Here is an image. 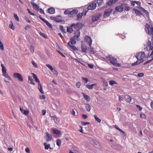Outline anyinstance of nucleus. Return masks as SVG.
Listing matches in <instances>:
<instances>
[{
  "label": "nucleus",
  "instance_id": "f257e3e1",
  "mask_svg": "<svg viewBox=\"0 0 153 153\" xmlns=\"http://www.w3.org/2000/svg\"><path fill=\"white\" fill-rule=\"evenodd\" d=\"M145 30L146 33L149 35H152V37L151 41L148 40L146 48L148 51L152 50L150 57L152 59L153 58V27L146 24L145 25Z\"/></svg>",
  "mask_w": 153,
  "mask_h": 153
},
{
  "label": "nucleus",
  "instance_id": "f03ea898",
  "mask_svg": "<svg viewBox=\"0 0 153 153\" xmlns=\"http://www.w3.org/2000/svg\"><path fill=\"white\" fill-rule=\"evenodd\" d=\"M134 57H136L137 59V61L131 64L132 66H134L139 65L144 61V58H146L147 56H145V54L144 52H141L137 53L134 55Z\"/></svg>",
  "mask_w": 153,
  "mask_h": 153
},
{
  "label": "nucleus",
  "instance_id": "7ed1b4c3",
  "mask_svg": "<svg viewBox=\"0 0 153 153\" xmlns=\"http://www.w3.org/2000/svg\"><path fill=\"white\" fill-rule=\"evenodd\" d=\"M106 58L107 60L110 61V63L114 65L117 66L119 67L120 66V65L117 62V61L116 59L114 57L111 55H109L106 57Z\"/></svg>",
  "mask_w": 153,
  "mask_h": 153
},
{
  "label": "nucleus",
  "instance_id": "20e7f679",
  "mask_svg": "<svg viewBox=\"0 0 153 153\" xmlns=\"http://www.w3.org/2000/svg\"><path fill=\"white\" fill-rule=\"evenodd\" d=\"M96 4L95 3H93L89 5L87 7L88 9H86L83 10V13L85 15L87 12L89 10H93L96 7Z\"/></svg>",
  "mask_w": 153,
  "mask_h": 153
},
{
  "label": "nucleus",
  "instance_id": "39448f33",
  "mask_svg": "<svg viewBox=\"0 0 153 153\" xmlns=\"http://www.w3.org/2000/svg\"><path fill=\"white\" fill-rule=\"evenodd\" d=\"M76 43V42L74 41H71L69 42L68 43V45L71 48V49L74 51H76L77 50V48L74 45Z\"/></svg>",
  "mask_w": 153,
  "mask_h": 153
},
{
  "label": "nucleus",
  "instance_id": "423d86ee",
  "mask_svg": "<svg viewBox=\"0 0 153 153\" xmlns=\"http://www.w3.org/2000/svg\"><path fill=\"white\" fill-rule=\"evenodd\" d=\"M75 34L74 36L70 39L71 41H74L76 42V40H79V37L80 35V32L79 31H76L75 32Z\"/></svg>",
  "mask_w": 153,
  "mask_h": 153
},
{
  "label": "nucleus",
  "instance_id": "0eeeda50",
  "mask_svg": "<svg viewBox=\"0 0 153 153\" xmlns=\"http://www.w3.org/2000/svg\"><path fill=\"white\" fill-rule=\"evenodd\" d=\"M84 26V25L81 23H77L76 24H74L72 25V27H74L75 30L76 31L79 30Z\"/></svg>",
  "mask_w": 153,
  "mask_h": 153
},
{
  "label": "nucleus",
  "instance_id": "6e6552de",
  "mask_svg": "<svg viewBox=\"0 0 153 153\" xmlns=\"http://www.w3.org/2000/svg\"><path fill=\"white\" fill-rule=\"evenodd\" d=\"M13 76L14 78L17 79L20 82H22L23 81V79L22 75L19 73H14Z\"/></svg>",
  "mask_w": 153,
  "mask_h": 153
},
{
  "label": "nucleus",
  "instance_id": "1a4fd4ad",
  "mask_svg": "<svg viewBox=\"0 0 153 153\" xmlns=\"http://www.w3.org/2000/svg\"><path fill=\"white\" fill-rule=\"evenodd\" d=\"M112 10V9L111 8H110L106 10L104 12V18L107 17L109 16L111 13Z\"/></svg>",
  "mask_w": 153,
  "mask_h": 153
},
{
  "label": "nucleus",
  "instance_id": "9d476101",
  "mask_svg": "<svg viewBox=\"0 0 153 153\" xmlns=\"http://www.w3.org/2000/svg\"><path fill=\"white\" fill-rule=\"evenodd\" d=\"M84 40L86 42L87 44L90 46H91L92 44V40L91 37L89 36H86L84 38Z\"/></svg>",
  "mask_w": 153,
  "mask_h": 153
},
{
  "label": "nucleus",
  "instance_id": "9b49d317",
  "mask_svg": "<svg viewBox=\"0 0 153 153\" xmlns=\"http://www.w3.org/2000/svg\"><path fill=\"white\" fill-rule=\"evenodd\" d=\"M2 71L3 76L9 80H11V78L7 73L6 69H4V70H2Z\"/></svg>",
  "mask_w": 153,
  "mask_h": 153
},
{
  "label": "nucleus",
  "instance_id": "f8f14e48",
  "mask_svg": "<svg viewBox=\"0 0 153 153\" xmlns=\"http://www.w3.org/2000/svg\"><path fill=\"white\" fill-rule=\"evenodd\" d=\"M100 14H96L92 16V21L93 22H94L98 20L99 18L100 17Z\"/></svg>",
  "mask_w": 153,
  "mask_h": 153
},
{
  "label": "nucleus",
  "instance_id": "ddd939ff",
  "mask_svg": "<svg viewBox=\"0 0 153 153\" xmlns=\"http://www.w3.org/2000/svg\"><path fill=\"white\" fill-rule=\"evenodd\" d=\"M78 11L77 10H74L70 11L69 16H70L73 17L75 16L77 13Z\"/></svg>",
  "mask_w": 153,
  "mask_h": 153
},
{
  "label": "nucleus",
  "instance_id": "4468645a",
  "mask_svg": "<svg viewBox=\"0 0 153 153\" xmlns=\"http://www.w3.org/2000/svg\"><path fill=\"white\" fill-rule=\"evenodd\" d=\"M31 4L35 10L37 11L39 10V7L36 4L34 3L33 1H31Z\"/></svg>",
  "mask_w": 153,
  "mask_h": 153
},
{
  "label": "nucleus",
  "instance_id": "2eb2a0df",
  "mask_svg": "<svg viewBox=\"0 0 153 153\" xmlns=\"http://www.w3.org/2000/svg\"><path fill=\"white\" fill-rule=\"evenodd\" d=\"M45 138L47 141H50L52 139V136L51 134L47 132L46 133Z\"/></svg>",
  "mask_w": 153,
  "mask_h": 153
},
{
  "label": "nucleus",
  "instance_id": "dca6fc26",
  "mask_svg": "<svg viewBox=\"0 0 153 153\" xmlns=\"http://www.w3.org/2000/svg\"><path fill=\"white\" fill-rule=\"evenodd\" d=\"M47 12L50 14H53L55 13V10L54 7H51L48 9Z\"/></svg>",
  "mask_w": 153,
  "mask_h": 153
},
{
  "label": "nucleus",
  "instance_id": "f3484780",
  "mask_svg": "<svg viewBox=\"0 0 153 153\" xmlns=\"http://www.w3.org/2000/svg\"><path fill=\"white\" fill-rule=\"evenodd\" d=\"M118 0H109L108 2L106 3V4L108 5H112L117 1Z\"/></svg>",
  "mask_w": 153,
  "mask_h": 153
},
{
  "label": "nucleus",
  "instance_id": "a211bd4d",
  "mask_svg": "<svg viewBox=\"0 0 153 153\" xmlns=\"http://www.w3.org/2000/svg\"><path fill=\"white\" fill-rule=\"evenodd\" d=\"M75 30L74 27H72V25L70 27H67V31L70 33H71L73 31Z\"/></svg>",
  "mask_w": 153,
  "mask_h": 153
},
{
  "label": "nucleus",
  "instance_id": "6ab92c4d",
  "mask_svg": "<svg viewBox=\"0 0 153 153\" xmlns=\"http://www.w3.org/2000/svg\"><path fill=\"white\" fill-rule=\"evenodd\" d=\"M123 9V7L122 6L120 5L117 6L115 8V10L118 12H122Z\"/></svg>",
  "mask_w": 153,
  "mask_h": 153
},
{
  "label": "nucleus",
  "instance_id": "aec40b11",
  "mask_svg": "<svg viewBox=\"0 0 153 153\" xmlns=\"http://www.w3.org/2000/svg\"><path fill=\"white\" fill-rule=\"evenodd\" d=\"M28 82L30 84L33 85H35V83L34 82L31 76H28Z\"/></svg>",
  "mask_w": 153,
  "mask_h": 153
},
{
  "label": "nucleus",
  "instance_id": "412c9836",
  "mask_svg": "<svg viewBox=\"0 0 153 153\" xmlns=\"http://www.w3.org/2000/svg\"><path fill=\"white\" fill-rule=\"evenodd\" d=\"M83 96L84 97V99L87 101L89 102L90 100V97L88 95L85 94V93H83Z\"/></svg>",
  "mask_w": 153,
  "mask_h": 153
},
{
  "label": "nucleus",
  "instance_id": "4be33fe9",
  "mask_svg": "<svg viewBox=\"0 0 153 153\" xmlns=\"http://www.w3.org/2000/svg\"><path fill=\"white\" fill-rule=\"evenodd\" d=\"M82 51L85 53H87V48L86 45H82Z\"/></svg>",
  "mask_w": 153,
  "mask_h": 153
},
{
  "label": "nucleus",
  "instance_id": "5701e85b",
  "mask_svg": "<svg viewBox=\"0 0 153 153\" xmlns=\"http://www.w3.org/2000/svg\"><path fill=\"white\" fill-rule=\"evenodd\" d=\"M85 107L87 111L89 112L90 111L91 107L89 104H85Z\"/></svg>",
  "mask_w": 153,
  "mask_h": 153
},
{
  "label": "nucleus",
  "instance_id": "b1692460",
  "mask_svg": "<svg viewBox=\"0 0 153 153\" xmlns=\"http://www.w3.org/2000/svg\"><path fill=\"white\" fill-rule=\"evenodd\" d=\"M96 85L97 84L95 83L91 85H87L86 86L89 89H93L94 86Z\"/></svg>",
  "mask_w": 153,
  "mask_h": 153
},
{
  "label": "nucleus",
  "instance_id": "393cba45",
  "mask_svg": "<svg viewBox=\"0 0 153 153\" xmlns=\"http://www.w3.org/2000/svg\"><path fill=\"white\" fill-rule=\"evenodd\" d=\"M38 89L39 90V91L42 94H44V92L43 90L42 85L41 84H38Z\"/></svg>",
  "mask_w": 153,
  "mask_h": 153
},
{
  "label": "nucleus",
  "instance_id": "a878e982",
  "mask_svg": "<svg viewBox=\"0 0 153 153\" xmlns=\"http://www.w3.org/2000/svg\"><path fill=\"white\" fill-rule=\"evenodd\" d=\"M50 19L54 20L55 21L57 22H59L61 21V20H59L56 17H53V16H51L50 17Z\"/></svg>",
  "mask_w": 153,
  "mask_h": 153
},
{
  "label": "nucleus",
  "instance_id": "bb28decb",
  "mask_svg": "<svg viewBox=\"0 0 153 153\" xmlns=\"http://www.w3.org/2000/svg\"><path fill=\"white\" fill-rule=\"evenodd\" d=\"M133 10L134 11L135 13L137 15L139 16H140L142 15L141 12L138 10L134 9Z\"/></svg>",
  "mask_w": 153,
  "mask_h": 153
},
{
  "label": "nucleus",
  "instance_id": "cd10ccee",
  "mask_svg": "<svg viewBox=\"0 0 153 153\" xmlns=\"http://www.w3.org/2000/svg\"><path fill=\"white\" fill-rule=\"evenodd\" d=\"M53 132L57 135H60L61 134V131L57 129L53 130Z\"/></svg>",
  "mask_w": 153,
  "mask_h": 153
},
{
  "label": "nucleus",
  "instance_id": "c85d7f7f",
  "mask_svg": "<svg viewBox=\"0 0 153 153\" xmlns=\"http://www.w3.org/2000/svg\"><path fill=\"white\" fill-rule=\"evenodd\" d=\"M83 14L84 15L83 13H83H78L77 15V20H79L82 17Z\"/></svg>",
  "mask_w": 153,
  "mask_h": 153
},
{
  "label": "nucleus",
  "instance_id": "c756f323",
  "mask_svg": "<svg viewBox=\"0 0 153 153\" xmlns=\"http://www.w3.org/2000/svg\"><path fill=\"white\" fill-rule=\"evenodd\" d=\"M44 145L45 146V149L46 150L48 149L50 146V144H47L46 143H44Z\"/></svg>",
  "mask_w": 153,
  "mask_h": 153
},
{
  "label": "nucleus",
  "instance_id": "7c9ffc66",
  "mask_svg": "<svg viewBox=\"0 0 153 153\" xmlns=\"http://www.w3.org/2000/svg\"><path fill=\"white\" fill-rule=\"evenodd\" d=\"M52 119L55 122H58L59 121V119L55 116H53L52 117Z\"/></svg>",
  "mask_w": 153,
  "mask_h": 153
},
{
  "label": "nucleus",
  "instance_id": "2f4dec72",
  "mask_svg": "<svg viewBox=\"0 0 153 153\" xmlns=\"http://www.w3.org/2000/svg\"><path fill=\"white\" fill-rule=\"evenodd\" d=\"M125 97L128 102H131V97L129 96L126 95L125 96Z\"/></svg>",
  "mask_w": 153,
  "mask_h": 153
},
{
  "label": "nucleus",
  "instance_id": "473e14b6",
  "mask_svg": "<svg viewBox=\"0 0 153 153\" xmlns=\"http://www.w3.org/2000/svg\"><path fill=\"white\" fill-rule=\"evenodd\" d=\"M44 22L46 23V24L48 26V27H49L51 28H52V25L49 22H48L47 21H46V20L45 21V22Z\"/></svg>",
  "mask_w": 153,
  "mask_h": 153
},
{
  "label": "nucleus",
  "instance_id": "72a5a7b5",
  "mask_svg": "<svg viewBox=\"0 0 153 153\" xmlns=\"http://www.w3.org/2000/svg\"><path fill=\"white\" fill-rule=\"evenodd\" d=\"M97 1V3L99 6L102 5L103 3V1L102 0H96Z\"/></svg>",
  "mask_w": 153,
  "mask_h": 153
},
{
  "label": "nucleus",
  "instance_id": "f704fd0d",
  "mask_svg": "<svg viewBox=\"0 0 153 153\" xmlns=\"http://www.w3.org/2000/svg\"><path fill=\"white\" fill-rule=\"evenodd\" d=\"M94 117L96 121H97L99 123L101 122V120L98 118L97 115H94Z\"/></svg>",
  "mask_w": 153,
  "mask_h": 153
},
{
  "label": "nucleus",
  "instance_id": "c9c22d12",
  "mask_svg": "<svg viewBox=\"0 0 153 153\" xmlns=\"http://www.w3.org/2000/svg\"><path fill=\"white\" fill-rule=\"evenodd\" d=\"M109 84L111 85H112L114 84H117V83L115 81L111 80L109 81Z\"/></svg>",
  "mask_w": 153,
  "mask_h": 153
},
{
  "label": "nucleus",
  "instance_id": "e433bc0d",
  "mask_svg": "<svg viewBox=\"0 0 153 153\" xmlns=\"http://www.w3.org/2000/svg\"><path fill=\"white\" fill-rule=\"evenodd\" d=\"M46 65V66H47L49 69H50V70L51 71H53V67L50 65L48 64H47Z\"/></svg>",
  "mask_w": 153,
  "mask_h": 153
},
{
  "label": "nucleus",
  "instance_id": "4c0bfd02",
  "mask_svg": "<svg viewBox=\"0 0 153 153\" xmlns=\"http://www.w3.org/2000/svg\"><path fill=\"white\" fill-rule=\"evenodd\" d=\"M56 143L57 145H58L59 146L61 145V140L59 139L57 140L56 141Z\"/></svg>",
  "mask_w": 153,
  "mask_h": 153
},
{
  "label": "nucleus",
  "instance_id": "58836bf2",
  "mask_svg": "<svg viewBox=\"0 0 153 153\" xmlns=\"http://www.w3.org/2000/svg\"><path fill=\"white\" fill-rule=\"evenodd\" d=\"M52 72L56 76H57L58 74V71H56L55 69H54L53 70V71H52Z\"/></svg>",
  "mask_w": 153,
  "mask_h": 153
},
{
  "label": "nucleus",
  "instance_id": "ea45409f",
  "mask_svg": "<svg viewBox=\"0 0 153 153\" xmlns=\"http://www.w3.org/2000/svg\"><path fill=\"white\" fill-rule=\"evenodd\" d=\"M30 52L32 53H33V52L34 51V47L33 45H31L30 46Z\"/></svg>",
  "mask_w": 153,
  "mask_h": 153
},
{
  "label": "nucleus",
  "instance_id": "a19ab883",
  "mask_svg": "<svg viewBox=\"0 0 153 153\" xmlns=\"http://www.w3.org/2000/svg\"><path fill=\"white\" fill-rule=\"evenodd\" d=\"M0 49L1 50H3L4 49L3 44L1 42H0Z\"/></svg>",
  "mask_w": 153,
  "mask_h": 153
},
{
  "label": "nucleus",
  "instance_id": "79ce46f5",
  "mask_svg": "<svg viewBox=\"0 0 153 153\" xmlns=\"http://www.w3.org/2000/svg\"><path fill=\"white\" fill-rule=\"evenodd\" d=\"M70 11L71 10H65L64 12V13L66 15L68 14L69 15Z\"/></svg>",
  "mask_w": 153,
  "mask_h": 153
},
{
  "label": "nucleus",
  "instance_id": "37998d69",
  "mask_svg": "<svg viewBox=\"0 0 153 153\" xmlns=\"http://www.w3.org/2000/svg\"><path fill=\"white\" fill-rule=\"evenodd\" d=\"M81 85V83L79 82H78L76 83V85L78 88H79L80 87Z\"/></svg>",
  "mask_w": 153,
  "mask_h": 153
},
{
  "label": "nucleus",
  "instance_id": "c03bdc74",
  "mask_svg": "<svg viewBox=\"0 0 153 153\" xmlns=\"http://www.w3.org/2000/svg\"><path fill=\"white\" fill-rule=\"evenodd\" d=\"M140 117L142 119H145L146 117L145 115V114H140Z\"/></svg>",
  "mask_w": 153,
  "mask_h": 153
},
{
  "label": "nucleus",
  "instance_id": "a18cd8bd",
  "mask_svg": "<svg viewBox=\"0 0 153 153\" xmlns=\"http://www.w3.org/2000/svg\"><path fill=\"white\" fill-rule=\"evenodd\" d=\"M9 27L10 28L12 29V30H14V29L15 28L14 27L13 25V24H12V22H11V24H10L9 25Z\"/></svg>",
  "mask_w": 153,
  "mask_h": 153
},
{
  "label": "nucleus",
  "instance_id": "49530a36",
  "mask_svg": "<svg viewBox=\"0 0 153 153\" xmlns=\"http://www.w3.org/2000/svg\"><path fill=\"white\" fill-rule=\"evenodd\" d=\"M59 28L62 32H65V30L64 29V27L60 25Z\"/></svg>",
  "mask_w": 153,
  "mask_h": 153
},
{
  "label": "nucleus",
  "instance_id": "de8ad7c7",
  "mask_svg": "<svg viewBox=\"0 0 153 153\" xmlns=\"http://www.w3.org/2000/svg\"><path fill=\"white\" fill-rule=\"evenodd\" d=\"M14 17L16 20L18 22L19 21V19L16 14H15L14 13Z\"/></svg>",
  "mask_w": 153,
  "mask_h": 153
},
{
  "label": "nucleus",
  "instance_id": "09e8293b",
  "mask_svg": "<svg viewBox=\"0 0 153 153\" xmlns=\"http://www.w3.org/2000/svg\"><path fill=\"white\" fill-rule=\"evenodd\" d=\"M32 64L36 68H37L38 65L37 64L33 61H32Z\"/></svg>",
  "mask_w": 153,
  "mask_h": 153
},
{
  "label": "nucleus",
  "instance_id": "8fccbe9b",
  "mask_svg": "<svg viewBox=\"0 0 153 153\" xmlns=\"http://www.w3.org/2000/svg\"><path fill=\"white\" fill-rule=\"evenodd\" d=\"M39 33H40V34L41 36H42L44 37V38H47V37L45 35L44 33H42V32H40Z\"/></svg>",
  "mask_w": 153,
  "mask_h": 153
},
{
  "label": "nucleus",
  "instance_id": "3c124183",
  "mask_svg": "<svg viewBox=\"0 0 153 153\" xmlns=\"http://www.w3.org/2000/svg\"><path fill=\"white\" fill-rule=\"evenodd\" d=\"M31 28V26L29 25H26L25 27V30H27L28 28Z\"/></svg>",
  "mask_w": 153,
  "mask_h": 153
},
{
  "label": "nucleus",
  "instance_id": "603ef678",
  "mask_svg": "<svg viewBox=\"0 0 153 153\" xmlns=\"http://www.w3.org/2000/svg\"><path fill=\"white\" fill-rule=\"evenodd\" d=\"M124 9L126 11H128L130 9V7L128 6H125L124 8Z\"/></svg>",
  "mask_w": 153,
  "mask_h": 153
},
{
  "label": "nucleus",
  "instance_id": "864d4df0",
  "mask_svg": "<svg viewBox=\"0 0 153 153\" xmlns=\"http://www.w3.org/2000/svg\"><path fill=\"white\" fill-rule=\"evenodd\" d=\"M144 75L143 73H138L137 75V76L139 77H141L143 76H144Z\"/></svg>",
  "mask_w": 153,
  "mask_h": 153
},
{
  "label": "nucleus",
  "instance_id": "5fc2aeb1",
  "mask_svg": "<svg viewBox=\"0 0 153 153\" xmlns=\"http://www.w3.org/2000/svg\"><path fill=\"white\" fill-rule=\"evenodd\" d=\"M29 111L28 110H25L23 113V114L25 115H26L28 114Z\"/></svg>",
  "mask_w": 153,
  "mask_h": 153
},
{
  "label": "nucleus",
  "instance_id": "6e6d98bb",
  "mask_svg": "<svg viewBox=\"0 0 153 153\" xmlns=\"http://www.w3.org/2000/svg\"><path fill=\"white\" fill-rule=\"evenodd\" d=\"M57 51L58 52V53H59L60 55H61L62 56L65 57V56L62 53H61L59 51Z\"/></svg>",
  "mask_w": 153,
  "mask_h": 153
},
{
  "label": "nucleus",
  "instance_id": "4d7b16f0",
  "mask_svg": "<svg viewBox=\"0 0 153 153\" xmlns=\"http://www.w3.org/2000/svg\"><path fill=\"white\" fill-rule=\"evenodd\" d=\"M40 97L41 99L42 100H45V96L43 95H40Z\"/></svg>",
  "mask_w": 153,
  "mask_h": 153
},
{
  "label": "nucleus",
  "instance_id": "13d9d810",
  "mask_svg": "<svg viewBox=\"0 0 153 153\" xmlns=\"http://www.w3.org/2000/svg\"><path fill=\"white\" fill-rule=\"evenodd\" d=\"M123 98L122 97L120 96H119V101L120 102H121V101H123Z\"/></svg>",
  "mask_w": 153,
  "mask_h": 153
},
{
  "label": "nucleus",
  "instance_id": "bf43d9fd",
  "mask_svg": "<svg viewBox=\"0 0 153 153\" xmlns=\"http://www.w3.org/2000/svg\"><path fill=\"white\" fill-rule=\"evenodd\" d=\"M137 108L139 109V110L140 111H141L142 110V108L139 105H137L136 106Z\"/></svg>",
  "mask_w": 153,
  "mask_h": 153
},
{
  "label": "nucleus",
  "instance_id": "052dcab7",
  "mask_svg": "<svg viewBox=\"0 0 153 153\" xmlns=\"http://www.w3.org/2000/svg\"><path fill=\"white\" fill-rule=\"evenodd\" d=\"M81 123L84 126L90 124L89 123L85 122H82Z\"/></svg>",
  "mask_w": 153,
  "mask_h": 153
},
{
  "label": "nucleus",
  "instance_id": "680f3d73",
  "mask_svg": "<svg viewBox=\"0 0 153 153\" xmlns=\"http://www.w3.org/2000/svg\"><path fill=\"white\" fill-rule=\"evenodd\" d=\"M25 151L27 153H30V152L29 149L28 148H26L25 149Z\"/></svg>",
  "mask_w": 153,
  "mask_h": 153
},
{
  "label": "nucleus",
  "instance_id": "e2e57ef3",
  "mask_svg": "<svg viewBox=\"0 0 153 153\" xmlns=\"http://www.w3.org/2000/svg\"><path fill=\"white\" fill-rule=\"evenodd\" d=\"M103 85L107 86L108 85V83L106 81H104L103 82Z\"/></svg>",
  "mask_w": 153,
  "mask_h": 153
},
{
  "label": "nucleus",
  "instance_id": "0e129e2a",
  "mask_svg": "<svg viewBox=\"0 0 153 153\" xmlns=\"http://www.w3.org/2000/svg\"><path fill=\"white\" fill-rule=\"evenodd\" d=\"M82 79L84 81V82L85 83H86L88 82V80L87 78H83Z\"/></svg>",
  "mask_w": 153,
  "mask_h": 153
},
{
  "label": "nucleus",
  "instance_id": "69168bd1",
  "mask_svg": "<svg viewBox=\"0 0 153 153\" xmlns=\"http://www.w3.org/2000/svg\"><path fill=\"white\" fill-rule=\"evenodd\" d=\"M39 10L40 13L44 14V11L42 8L39 9Z\"/></svg>",
  "mask_w": 153,
  "mask_h": 153
},
{
  "label": "nucleus",
  "instance_id": "338daca9",
  "mask_svg": "<svg viewBox=\"0 0 153 153\" xmlns=\"http://www.w3.org/2000/svg\"><path fill=\"white\" fill-rule=\"evenodd\" d=\"M25 20L28 23H30V21L29 20V19L27 17H25Z\"/></svg>",
  "mask_w": 153,
  "mask_h": 153
},
{
  "label": "nucleus",
  "instance_id": "774afa93",
  "mask_svg": "<svg viewBox=\"0 0 153 153\" xmlns=\"http://www.w3.org/2000/svg\"><path fill=\"white\" fill-rule=\"evenodd\" d=\"M82 116L83 118L84 119H86L88 117L87 115L85 114H82Z\"/></svg>",
  "mask_w": 153,
  "mask_h": 153
}]
</instances>
